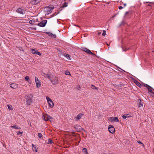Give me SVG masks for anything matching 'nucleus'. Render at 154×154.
<instances>
[{"label":"nucleus","instance_id":"obj_19","mask_svg":"<svg viewBox=\"0 0 154 154\" xmlns=\"http://www.w3.org/2000/svg\"><path fill=\"white\" fill-rule=\"evenodd\" d=\"M68 6V3L67 2H64L62 5L59 8V10L60 11H61L62 10V8H65L67 7Z\"/></svg>","mask_w":154,"mask_h":154},{"label":"nucleus","instance_id":"obj_36","mask_svg":"<svg viewBox=\"0 0 154 154\" xmlns=\"http://www.w3.org/2000/svg\"><path fill=\"white\" fill-rule=\"evenodd\" d=\"M17 134L18 135H22L23 134V132L21 131H18L17 133Z\"/></svg>","mask_w":154,"mask_h":154},{"label":"nucleus","instance_id":"obj_49","mask_svg":"<svg viewBox=\"0 0 154 154\" xmlns=\"http://www.w3.org/2000/svg\"><path fill=\"white\" fill-rule=\"evenodd\" d=\"M146 3H151V2H147Z\"/></svg>","mask_w":154,"mask_h":154},{"label":"nucleus","instance_id":"obj_1","mask_svg":"<svg viewBox=\"0 0 154 154\" xmlns=\"http://www.w3.org/2000/svg\"><path fill=\"white\" fill-rule=\"evenodd\" d=\"M25 97L27 102V104L28 105H30L32 103V94L26 95L25 96Z\"/></svg>","mask_w":154,"mask_h":154},{"label":"nucleus","instance_id":"obj_2","mask_svg":"<svg viewBox=\"0 0 154 154\" xmlns=\"http://www.w3.org/2000/svg\"><path fill=\"white\" fill-rule=\"evenodd\" d=\"M42 119L45 121L49 120L51 122H52L53 121V118L51 116H42Z\"/></svg>","mask_w":154,"mask_h":154},{"label":"nucleus","instance_id":"obj_18","mask_svg":"<svg viewBox=\"0 0 154 154\" xmlns=\"http://www.w3.org/2000/svg\"><path fill=\"white\" fill-rule=\"evenodd\" d=\"M48 8V11H47L48 12V14L49 13H51L53 9L54 8V7H47Z\"/></svg>","mask_w":154,"mask_h":154},{"label":"nucleus","instance_id":"obj_8","mask_svg":"<svg viewBox=\"0 0 154 154\" xmlns=\"http://www.w3.org/2000/svg\"><path fill=\"white\" fill-rule=\"evenodd\" d=\"M109 131L111 133H113L115 131V128L113 126L111 125H109L108 128Z\"/></svg>","mask_w":154,"mask_h":154},{"label":"nucleus","instance_id":"obj_17","mask_svg":"<svg viewBox=\"0 0 154 154\" xmlns=\"http://www.w3.org/2000/svg\"><path fill=\"white\" fill-rule=\"evenodd\" d=\"M113 85L116 88H118L119 87H121L124 85L122 82L120 83L118 85L113 84Z\"/></svg>","mask_w":154,"mask_h":154},{"label":"nucleus","instance_id":"obj_14","mask_svg":"<svg viewBox=\"0 0 154 154\" xmlns=\"http://www.w3.org/2000/svg\"><path fill=\"white\" fill-rule=\"evenodd\" d=\"M41 1V0H31V3L33 5H36Z\"/></svg>","mask_w":154,"mask_h":154},{"label":"nucleus","instance_id":"obj_13","mask_svg":"<svg viewBox=\"0 0 154 154\" xmlns=\"http://www.w3.org/2000/svg\"><path fill=\"white\" fill-rule=\"evenodd\" d=\"M138 100L137 104L138 107H140L141 106H143V103H144L140 99H138Z\"/></svg>","mask_w":154,"mask_h":154},{"label":"nucleus","instance_id":"obj_25","mask_svg":"<svg viewBox=\"0 0 154 154\" xmlns=\"http://www.w3.org/2000/svg\"><path fill=\"white\" fill-rule=\"evenodd\" d=\"M25 79L26 81H27L29 83V82H30L29 80V76H26L25 78Z\"/></svg>","mask_w":154,"mask_h":154},{"label":"nucleus","instance_id":"obj_5","mask_svg":"<svg viewBox=\"0 0 154 154\" xmlns=\"http://www.w3.org/2000/svg\"><path fill=\"white\" fill-rule=\"evenodd\" d=\"M47 23V20H43L40 23H38L37 25L39 26L44 27H45Z\"/></svg>","mask_w":154,"mask_h":154},{"label":"nucleus","instance_id":"obj_16","mask_svg":"<svg viewBox=\"0 0 154 154\" xmlns=\"http://www.w3.org/2000/svg\"><path fill=\"white\" fill-rule=\"evenodd\" d=\"M42 74L45 78H47L49 79L50 80H51L50 76V75L49 74H46V73H45L44 72H42Z\"/></svg>","mask_w":154,"mask_h":154},{"label":"nucleus","instance_id":"obj_30","mask_svg":"<svg viewBox=\"0 0 154 154\" xmlns=\"http://www.w3.org/2000/svg\"><path fill=\"white\" fill-rule=\"evenodd\" d=\"M52 143H53L52 140L50 139H49L47 143L48 144H51Z\"/></svg>","mask_w":154,"mask_h":154},{"label":"nucleus","instance_id":"obj_9","mask_svg":"<svg viewBox=\"0 0 154 154\" xmlns=\"http://www.w3.org/2000/svg\"><path fill=\"white\" fill-rule=\"evenodd\" d=\"M36 86L37 88H39L41 87V84L40 81L38 79V78L35 77Z\"/></svg>","mask_w":154,"mask_h":154},{"label":"nucleus","instance_id":"obj_52","mask_svg":"<svg viewBox=\"0 0 154 154\" xmlns=\"http://www.w3.org/2000/svg\"><path fill=\"white\" fill-rule=\"evenodd\" d=\"M123 116H125V114L123 115Z\"/></svg>","mask_w":154,"mask_h":154},{"label":"nucleus","instance_id":"obj_34","mask_svg":"<svg viewBox=\"0 0 154 154\" xmlns=\"http://www.w3.org/2000/svg\"><path fill=\"white\" fill-rule=\"evenodd\" d=\"M38 136L39 138H41L42 137V135L41 133H38Z\"/></svg>","mask_w":154,"mask_h":154},{"label":"nucleus","instance_id":"obj_46","mask_svg":"<svg viewBox=\"0 0 154 154\" xmlns=\"http://www.w3.org/2000/svg\"><path fill=\"white\" fill-rule=\"evenodd\" d=\"M98 34L99 35L100 34H101V32H99Z\"/></svg>","mask_w":154,"mask_h":154},{"label":"nucleus","instance_id":"obj_27","mask_svg":"<svg viewBox=\"0 0 154 154\" xmlns=\"http://www.w3.org/2000/svg\"><path fill=\"white\" fill-rule=\"evenodd\" d=\"M91 88L93 89H96L97 90H98V88H97L95 87L94 85H92L91 86Z\"/></svg>","mask_w":154,"mask_h":154},{"label":"nucleus","instance_id":"obj_42","mask_svg":"<svg viewBox=\"0 0 154 154\" xmlns=\"http://www.w3.org/2000/svg\"><path fill=\"white\" fill-rule=\"evenodd\" d=\"M84 115V114H83L82 113H81L79 114L77 116H83V115Z\"/></svg>","mask_w":154,"mask_h":154},{"label":"nucleus","instance_id":"obj_51","mask_svg":"<svg viewBox=\"0 0 154 154\" xmlns=\"http://www.w3.org/2000/svg\"><path fill=\"white\" fill-rule=\"evenodd\" d=\"M107 45L108 46H109V45H108V44H107Z\"/></svg>","mask_w":154,"mask_h":154},{"label":"nucleus","instance_id":"obj_3","mask_svg":"<svg viewBox=\"0 0 154 154\" xmlns=\"http://www.w3.org/2000/svg\"><path fill=\"white\" fill-rule=\"evenodd\" d=\"M46 99L49 106L51 108L53 107L54 106V103L52 100L48 97H46Z\"/></svg>","mask_w":154,"mask_h":154},{"label":"nucleus","instance_id":"obj_41","mask_svg":"<svg viewBox=\"0 0 154 154\" xmlns=\"http://www.w3.org/2000/svg\"><path fill=\"white\" fill-rule=\"evenodd\" d=\"M123 8V7H122V6H120L119 7V9L121 10V9H122V8Z\"/></svg>","mask_w":154,"mask_h":154},{"label":"nucleus","instance_id":"obj_21","mask_svg":"<svg viewBox=\"0 0 154 154\" xmlns=\"http://www.w3.org/2000/svg\"><path fill=\"white\" fill-rule=\"evenodd\" d=\"M32 146L33 151H35L36 152H37L38 151L37 148L36 147V146L33 144H32Z\"/></svg>","mask_w":154,"mask_h":154},{"label":"nucleus","instance_id":"obj_37","mask_svg":"<svg viewBox=\"0 0 154 154\" xmlns=\"http://www.w3.org/2000/svg\"><path fill=\"white\" fill-rule=\"evenodd\" d=\"M106 34V31L104 30L103 31V33L102 34V35L104 36H105Z\"/></svg>","mask_w":154,"mask_h":154},{"label":"nucleus","instance_id":"obj_47","mask_svg":"<svg viewBox=\"0 0 154 154\" xmlns=\"http://www.w3.org/2000/svg\"><path fill=\"white\" fill-rule=\"evenodd\" d=\"M110 3V2H107V4H109Z\"/></svg>","mask_w":154,"mask_h":154},{"label":"nucleus","instance_id":"obj_12","mask_svg":"<svg viewBox=\"0 0 154 154\" xmlns=\"http://www.w3.org/2000/svg\"><path fill=\"white\" fill-rule=\"evenodd\" d=\"M51 82L54 85H56L59 82H58V79L57 77H55L54 78L53 80H51Z\"/></svg>","mask_w":154,"mask_h":154},{"label":"nucleus","instance_id":"obj_20","mask_svg":"<svg viewBox=\"0 0 154 154\" xmlns=\"http://www.w3.org/2000/svg\"><path fill=\"white\" fill-rule=\"evenodd\" d=\"M152 88L151 87V88H148V89H147L148 90V91H149V92L150 93V94L151 95H152V96H154V93L152 91V89H151Z\"/></svg>","mask_w":154,"mask_h":154},{"label":"nucleus","instance_id":"obj_29","mask_svg":"<svg viewBox=\"0 0 154 154\" xmlns=\"http://www.w3.org/2000/svg\"><path fill=\"white\" fill-rule=\"evenodd\" d=\"M65 73L67 75H70V73L69 71L66 70L65 72Z\"/></svg>","mask_w":154,"mask_h":154},{"label":"nucleus","instance_id":"obj_31","mask_svg":"<svg viewBox=\"0 0 154 154\" xmlns=\"http://www.w3.org/2000/svg\"><path fill=\"white\" fill-rule=\"evenodd\" d=\"M46 34H48V35L49 36H51L52 35V33L51 32H45Z\"/></svg>","mask_w":154,"mask_h":154},{"label":"nucleus","instance_id":"obj_48","mask_svg":"<svg viewBox=\"0 0 154 154\" xmlns=\"http://www.w3.org/2000/svg\"><path fill=\"white\" fill-rule=\"evenodd\" d=\"M147 6H151V5H148Z\"/></svg>","mask_w":154,"mask_h":154},{"label":"nucleus","instance_id":"obj_26","mask_svg":"<svg viewBox=\"0 0 154 154\" xmlns=\"http://www.w3.org/2000/svg\"><path fill=\"white\" fill-rule=\"evenodd\" d=\"M82 152H83L85 153V154H87L88 153V151L87 149L85 148H84L82 149Z\"/></svg>","mask_w":154,"mask_h":154},{"label":"nucleus","instance_id":"obj_28","mask_svg":"<svg viewBox=\"0 0 154 154\" xmlns=\"http://www.w3.org/2000/svg\"><path fill=\"white\" fill-rule=\"evenodd\" d=\"M64 56L67 58L68 60H70L71 59L70 58V55L69 54H66V55H64Z\"/></svg>","mask_w":154,"mask_h":154},{"label":"nucleus","instance_id":"obj_35","mask_svg":"<svg viewBox=\"0 0 154 154\" xmlns=\"http://www.w3.org/2000/svg\"><path fill=\"white\" fill-rule=\"evenodd\" d=\"M52 38H55L56 37V36L55 35L52 34L51 36Z\"/></svg>","mask_w":154,"mask_h":154},{"label":"nucleus","instance_id":"obj_4","mask_svg":"<svg viewBox=\"0 0 154 154\" xmlns=\"http://www.w3.org/2000/svg\"><path fill=\"white\" fill-rule=\"evenodd\" d=\"M74 128L77 131L80 132L82 130L85 131V130L82 128V127L78 125H74Z\"/></svg>","mask_w":154,"mask_h":154},{"label":"nucleus","instance_id":"obj_6","mask_svg":"<svg viewBox=\"0 0 154 154\" xmlns=\"http://www.w3.org/2000/svg\"><path fill=\"white\" fill-rule=\"evenodd\" d=\"M16 11L18 13L24 14L25 13L26 11L21 8H18L16 10Z\"/></svg>","mask_w":154,"mask_h":154},{"label":"nucleus","instance_id":"obj_11","mask_svg":"<svg viewBox=\"0 0 154 154\" xmlns=\"http://www.w3.org/2000/svg\"><path fill=\"white\" fill-rule=\"evenodd\" d=\"M31 52L33 54H37L40 56L41 55V54L40 52L34 49H31Z\"/></svg>","mask_w":154,"mask_h":154},{"label":"nucleus","instance_id":"obj_50","mask_svg":"<svg viewBox=\"0 0 154 154\" xmlns=\"http://www.w3.org/2000/svg\"><path fill=\"white\" fill-rule=\"evenodd\" d=\"M80 142V141H79V142H78V143H79ZM78 144H79V143H78Z\"/></svg>","mask_w":154,"mask_h":154},{"label":"nucleus","instance_id":"obj_22","mask_svg":"<svg viewBox=\"0 0 154 154\" xmlns=\"http://www.w3.org/2000/svg\"><path fill=\"white\" fill-rule=\"evenodd\" d=\"M81 117L82 116H77L76 117L74 118V120L75 121H77L81 118Z\"/></svg>","mask_w":154,"mask_h":154},{"label":"nucleus","instance_id":"obj_43","mask_svg":"<svg viewBox=\"0 0 154 154\" xmlns=\"http://www.w3.org/2000/svg\"><path fill=\"white\" fill-rule=\"evenodd\" d=\"M78 87L79 88H78V89L79 90H80V89L81 88L80 86V85H79V86H78Z\"/></svg>","mask_w":154,"mask_h":154},{"label":"nucleus","instance_id":"obj_39","mask_svg":"<svg viewBox=\"0 0 154 154\" xmlns=\"http://www.w3.org/2000/svg\"><path fill=\"white\" fill-rule=\"evenodd\" d=\"M145 87H146V88H147V89H148V88H151V86H150L149 85L147 84H146V85H145Z\"/></svg>","mask_w":154,"mask_h":154},{"label":"nucleus","instance_id":"obj_45","mask_svg":"<svg viewBox=\"0 0 154 154\" xmlns=\"http://www.w3.org/2000/svg\"><path fill=\"white\" fill-rule=\"evenodd\" d=\"M126 5V4L125 3L124 4V7H125Z\"/></svg>","mask_w":154,"mask_h":154},{"label":"nucleus","instance_id":"obj_33","mask_svg":"<svg viewBox=\"0 0 154 154\" xmlns=\"http://www.w3.org/2000/svg\"><path fill=\"white\" fill-rule=\"evenodd\" d=\"M8 109L9 110H11L12 109V106L11 105H8Z\"/></svg>","mask_w":154,"mask_h":154},{"label":"nucleus","instance_id":"obj_38","mask_svg":"<svg viewBox=\"0 0 154 154\" xmlns=\"http://www.w3.org/2000/svg\"><path fill=\"white\" fill-rule=\"evenodd\" d=\"M131 116H122V118L123 119H125L126 118H129V117H131Z\"/></svg>","mask_w":154,"mask_h":154},{"label":"nucleus","instance_id":"obj_44","mask_svg":"<svg viewBox=\"0 0 154 154\" xmlns=\"http://www.w3.org/2000/svg\"><path fill=\"white\" fill-rule=\"evenodd\" d=\"M129 12H128V11L126 12V13H125V15H126L127 14H129Z\"/></svg>","mask_w":154,"mask_h":154},{"label":"nucleus","instance_id":"obj_23","mask_svg":"<svg viewBox=\"0 0 154 154\" xmlns=\"http://www.w3.org/2000/svg\"><path fill=\"white\" fill-rule=\"evenodd\" d=\"M35 20H30L29 22V23L30 24H32V25H34V24L35 23Z\"/></svg>","mask_w":154,"mask_h":154},{"label":"nucleus","instance_id":"obj_7","mask_svg":"<svg viewBox=\"0 0 154 154\" xmlns=\"http://www.w3.org/2000/svg\"><path fill=\"white\" fill-rule=\"evenodd\" d=\"M108 120L110 122H118L119 119L117 117H109L108 118Z\"/></svg>","mask_w":154,"mask_h":154},{"label":"nucleus","instance_id":"obj_32","mask_svg":"<svg viewBox=\"0 0 154 154\" xmlns=\"http://www.w3.org/2000/svg\"><path fill=\"white\" fill-rule=\"evenodd\" d=\"M11 127H12L13 128H14V129H18V126L17 125H13V126H11Z\"/></svg>","mask_w":154,"mask_h":154},{"label":"nucleus","instance_id":"obj_40","mask_svg":"<svg viewBox=\"0 0 154 154\" xmlns=\"http://www.w3.org/2000/svg\"><path fill=\"white\" fill-rule=\"evenodd\" d=\"M137 142L139 144H142L143 145V144L140 141L138 140Z\"/></svg>","mask_w":154,"mask_h":154},{"label":"nucleus","instance_id":"obj_10","mask_svg":"<svg viewBox=\"0 0 154 154\" xmlns=\"http://www.w3.org/2000/svg\"><path fill=\"white\" fill-rule=\"evenodd\" d=\"M82 50L84 51L85 52L88 54H91L92 55H95V54L92 53L90 50L86 48H83Z\"/></svg>","mask_w":154,"mask_h":154},{"label":"nucleus","instance_id":"obj_15","mask_svg":"<svg viewBox=\"0 0 154 154\" xmlns=\"http://www.w3.org/2000/svg\"><path fill=\"white\" fill-rule=\"evenodd\" d=\"M10 86L13 89H16L18 87V85L15 83H12L10 84Z\"/></svg>","mask_w":154,"mask_h":154},{"label":"nucleus","instance_id":"obj_24","mask_svg":"<svg viewBox=\"0 0 154 154\" xmlns=\"http://www.w3.org/2000/svg\"><path fill=\"white\" fill-rule=\"evenodd\" d=\"M135 83L137 86H139V87H141L142 85L141 84L137 81H136V82H135Z\"/></svg>","mask_w":154,"mask_h":154}]
</instances>
